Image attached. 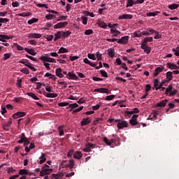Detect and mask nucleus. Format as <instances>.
<instances>
[{
  "instance_id": "nucleus-64",
  "label": "nucleus",
  "mask_w": 179,
  "mask_h": 179,
  "mask_svg": "<svg viewBox=\"0 0 179 179\" xmlns=\"http://www.w3.org/2000/svg\"><path fill=\"white\" fill-rule=\"evenodd\" d=\"M173 52H175V55H176V57H179V50H176V48H173L172 49Z\"/></svg>"
},
{
  "instance_id": "nucleus-39",
  "label": "nucleus",
  "mask_w": 179,
  "mask_h": 179,
  "mask_svg": "<svg viewBox=\"0 0 179 179\" xmlns=\"http://www.w3.org/2000/svg\"><path fill=\"white\" fill-rule=\"evenodd\" d=\"M71 33L69 31H67L66 32L62 31V37L63 38H66V37H69V36H71Z\"/></svg>"
},
{
  "instance_id": "nucleus-48",
  "label": "nucleus",
  "mask_w": 179,
  "mask_h": 179,
  "mask_svg": "<svg viewBox=\"0 0 179 179\" xmlns=\"http://www.w3.org/2000/svg\"><path fill=\"white\" fill-rule=\"evenodd\" d=\"M101 106V102L96 104V106H92V110H94V111H96V110H99V108H100Z\"/></svg>"
},
{
  "instance_id": "nucleus-11",
  "label": "nucleus",
  "mask_w": 179,
  "mask_h": 179,
  "mask_svg": "<svg viewBox=\"0 0 179 179\" xmlns=\"http://www.w3.org/2000/svg\"><path fill=\"white\" fill-rule=\"evenodd\" d=\"M132 17H133V15H131V14H123V15L118 17V20H122L124 19L131 20V19H132Z\"/></svg>"
},
{
  "instance_id": "nucleus-41",
  "label": "nucleus",
  "mask_w": 179,
  "mask_h": 179,
  "mask_svg": "<svg viewBox=\"0 0 179 179\" xmlns=\"http://www.w3.org/2000/svg\"><path fill=\"white\" fill-rule=\"evenodd\" d=\"M87 57H88L90 59H92L93 61H96V55H94V54L89 53V54L87 55Z\"/></svg>"
},
{
  "instance_id": "nucleus-44",
  "label": "nucleus",
  "mask_w": 179,
  "mask_h": 179,
  "mask_svg": "<svg viewBox=\"0 0 179 179\" xmlns=\"http://www.w3.org/2000/svg\"><path fill=\"white\" fill-rule=\"evenodd\" d=\"M164 70V66H162L160 67H157L155 69V71L157 72L158 73H161V72H163Z\"/></svg>"
},
{
  "instance_id": "nucleus-38",
  "label": "nucleus",
  "mask_w": 179,
  "mask_h": 179,
  "mask_svg": "<svg viewBox=\"0 0 179 179\" xmlns=\"http://www.w3.org/2000/svg\"><path fill=\"white\" fill-rule=\"evenodd\" d=\"M159 13H160V11H155V12H152V13H147V16H157V15H159Z\"/></svg>"
},
{
  "instance_id": "nucleus-29",
  "label": "nucleus",
  "mask_w": 179,
  "mask_h": 179,
  "mask_svg": "<svg viewBox=\"0 0 179 179\" xmlns=\"http://www.w3.org/2000/svg\"><path fill=\"white\" fill-rule=\"evenodd\" d=\"M166 82H169L168 80H163L159 85L155 88V90H159V89H162V87H163V86H164V85L166 84Z\"/></svg>"
},
{
  "instance_id": "nucleus-62",
  "label": "nucleus",
  "mask_w": 179,
  "mask_h": 179,
  "mask_svg": "<svg viewBox=\"0 0 179 179\" xmlns=\"http://www.w3.org/2000/svg\"><path fill=\"white\" fill-rule=\"evenodd\" d=\"M154 86H155V89H156V87H159V79L157 78L154 80Z\"/></svg>"
},
{
  "instance_id": "nucleus-37",
  "label": "nucleus",
  "mask_w": 179,
  "mask_h": 179,
  "mask_svg": "<svg viewBox=\"0 0 179 179\" xmlns=\"http://www.w3.org/2000/svg\"><path fill=\"white\" fill-rule=\"evenodd\" d=\"M114 99H115V95H109L107 96L105 99V100H106L107 101H111V100H114Z\"/></svg>"
},
{
  "instance_id": "nucleus-10",
  "label": "nucleus",
  "mask_w": 179,
  "mask_h": 179,
  "mask_svg": "<svg viewBox=\"0 0 179 179\" xmlns=\"http://www.w3.org/2000/svg\"><path fill=\"white\" fill-rule=\"evenodd\" d=\"M10 125H12V118L10 117L8 122L5 123L4 124H3V129L5 131H9V127H10Z\"/></svg>"
},
{
  "instance_id": "nucleus-9",
  "label": "nucleus",
  "mask_w": 179,
  "mask_h": 179,
  "mask_svg": "<svg viewBox=\"0 0 179 179\" xmlns=\"http://www.w3.org/2000/svg\"><path fill=\"white\" fill-rule=\"evenodd\" d=\"M26 115V113L24 112H17L13 115V118L16 120L17 118H20V117H24Z\"/></svg>"
},
{
  "instance_id": "nucleus-14",
  "label": "nucleus",
  "mask_w": 179,
  "mask_h": 179,
  "mask_svg": "<svg viewBox=\"0 0 179 179\" xmlns=\"http://www.w3.org/2000/svg\"><path fill=\"white\" fill-rule=\"evenodd\" d=\"M39 164H43V163H45V162L47 161V158H45V154L42 153L41 157H39Z\"/></svg>"
},
{
  "instance_id": "nucleus-24",
  "label": "nucleus",
  "mask_w": 179,
  "mask_h": 179,
  "mask_svg": "<svg viewBox=\"0 0 179 179\" xmlns=\"http://www.w3.org/2000/svg\"><path fill=\"white\" fill-rule=\"evenodd\" d=\"M19 176H29V170L20 169L18 173Z\"/></svg>"
},
{
  "instance_id": "nucleus-54",
  "label": "nucleus",
  "mask_w": 179,
  "mask_h": 179,
  "mask_svg": "<svg viewBox=\"0 0 179 179\" xmlns=\"http://www.w3.org/2000/svg\"><path fill=\"white\" fill-rule=\"evenodd\" d=\"M53 17H55V15L50 14L45 16V19H47V20H51Z\"/></svg>"
},
{
  "instance_id": "nucleus-34",
  "label": "nucleus",
  "mask_w": 179,
  "mask_h": 179,
  "mask_svg": "<svg viewBox=\"0 0 179 179\" xmlns=\"http://www.w3.org/2000/svg\"><path fill=\"white\" fill-rule=\"evenodd\" d=\"M98 25L99 27H102V29H107V24L103 21H101L99 23H98Z\"/></svg>"
},
{
  "instance_id": "nucleus-19",
  "label": "nucleus",
  "mask_w": 179,
  "mask_h": 179,
  "mask_svg": "<svg viewBox=\"0 0 179 179\" xmlns=\"http://www.w3.org/2000/svg\"><path fill=\"white\" fill-rule=\"evenodd\" d=\"M45 97H48V99H55V97H58V94L55 93H46L45 94Z\"/></svg>"
},
{
  "instance_id": "nucleus-4",
  "label": "nucleus",
  "mask_w": 179,
  "mask_h": 179,
  "mask_svg": "<svg viewBox=\"0 0 179 179\" xmlns=\"http://www.w3.org/2000/svg\"><path fill=\"white\" fill-rule=\"evenodd\" d=\"M54 170L52 169H41L40 171V176L41 177H44V176H48L52 173Z\"/></svg>"
},
{
  "instance_id": "nucleus-50",
  "label": "nucleus",
  "mask_w": 179,
  "mask_h": 179,
  "mask_svg": "<svg viewBox=\"0 0 179 179\" xmlns=\"http://www.w3.org/2000/svg\"><path fill=\"white\" fill-rule=\"evenodd\" d=\"M14 45H15V47H16V48L18 51H23V50H24L23 47L20 46L19 44L14 43Z\"/></svg>"
},
{
  "instance_id": "nucleus-40",
  "label": "nucleus",
  "mask_w": 179,
  "mask_h": 179,
  "mask_svg": "<svg viewBox=\"0 0 179 179\" xmlns=\"http://www.w3.org/2000/svg\"><path fill=\"white\" fill-rule=\"evenodd\" d=\"M48 57H50V55H46V56H41V61H43V62H48Z\"/></svg>"
},
{
  "instance_id": "nucleus-21",
  "label": "nucleus",
  "mask_w": 179,
  "mask_h": 179,
  "mask_svg": "<svg viewBox=\"0 0 179 179\" xmlns=\"http://www.w3.org/2000/svg\"><path fill=\"white\" fill-rule=\"evenodd\" d=\"M59 38H62V31H58L55 34L54 41H57V40H59Z\"/></svg>"
},
{
  "instance_id": "nucleus-61",
  "label": "nucleus",
  "mask_w": 179,
  "mask_h": 179,
  "mask_svg": "<svg viewBox=\"0 0 179 179\" xmlns=\"http://www.w3.org/2000/svg\"><path fill=\"white\" fill-rule=\"evenodd\" d=\"M82 110H83V106H80V108L73 110V113H79V111H82Z\"/></svg>"
},
{
  "instance_id": "nucleus-55",
  "label": "nucleus",
  "mask_w": 179,
  "mask_h": 179,
  "mask_svg": "<svg viewBox=\"0 0 179 179\" xmlns=\"http://www.w3.org/2000/svg\"><path fill=\"white\" fill-rule=\"evenodd\" d=\"M30 15V13H22L18 14V16H21L22 17H26Z\"/></svg>"
},
{
  "instance_id": "nucleus-16",
  "label": "nucleus",
  "mask_w": 179,
  "mask_h": 179,
  "mask_svg": "<svg viewBox=\"0 0 179 179\" xmlns=\"http://www.w3.org/2000/svg\"><path fill=\"white\" fill-rule=\"evenodd\" d=\"M82 156H83V154H82V152L80 151H78L73 155L74 159H77L78 160L82 159Z\"/></svg>"
},
{
  "instance_id": "nucleus-3",
  "label": "nucleus",
  "mask_w": 179,
  "mask_h": 179,
  "mask_svg": "<svg viewBox=\"0 0 179 179\" xmlns=\"http://www.w3.org/2000/svg\"><path fill=\"white\" fill-rule=\"evenodd\" d=\"M95 146H96L95 144H92V143H88L85 145V148L83 149V150L84 152L89 153L92 152V149H94Z\"/></svg>"
},
{
  "instance_id": "nucleus-52",
  "label": "nucleus",
  "mask_w": 179,
  "mask_h": 179,
  "mask_svg": "<svg viewBox=\"0 0 179 179\" xmlns=\"http://www.w3.org/2000/svg\"><path fill=\"white\" fill-rule=\"evenodd\" d=\"M52 27V24H50V23H46V25L42 28V29H44V30H50V27Z\"/></svg>"
},
{
  "instance_id": "nucleus-27",
  "label": "nucleus",
  "mask_w": 179,
  "mask_h": 179,
  "mask_svg": "<svg viewBox=\"0 0 179 179\" xmlns=\"http://www.w3.org/2000/svg\"><path fill=\"white\" fill-rule=\"evenodd\" d=\"M53 177L55 179H62V178L64 177V173H52Z\"/></svg>"
},
{
  "instance_id": "nucleus-63",
  "label": "nucleus",
  "mask_w": 179,
  "mask_h": 179,
  "mask_svg": "<svg viewBox=\"0 0 179 179\" xmlns=\"http://www.w3.org/2000/svg\"><path fill=\"white\" fill-rule=\"evenodd\" d=\"M150 51H152V50L150 49V48L149 46H147L144 49V52H145L146 54H150Z\"/></svg>"
},
{
  "instance_id": "nucleus-51",
  "label": "nucleus",
  "mask_w": 179,
  "mask_h": 179,
  "mask_svg": "<svg viewBox=\"0 0 179 179\" xmlns=\"http://www.w3.org/2000/svg\"><path fill=\"white\" fill-rule=\"evenodd\" d=\"M59 107H65L66 106H69V103L68 102H61L58 103Z\"/></svg>"
},
{
  "instance_id": "nucleus-17",
  "label": "nucleus",
  "mask_w": 179,
  "mask_h": 179,
  "mask_svg": "<svg viewBox=\"0 0 179 179\" xmlns=\"http://www.w3.org/2000/svg\"><path fill=\"white\" fill-rule=\"evenodd\" d=\"M168 101H169L167 99L162 100L159 103H157V107H166Z\"/></svg>"
},
{
  "instance_id": "nucleus-6",
  "label": "nucleus",
  "mask_w": 179,
  "mask_h": 179,
  "mask_svg": "<svg viewBox=\"0 0 179 179\" xmlns=\"http://www.w3.org/2000/svg\"><path fill=\"white\" fill-rule=\"evenodd\" d=\"M66 78L71 80H79V77L72 72H69Z\"/></svg>"
},
{
  "instance_id": "nucleus-46",
  "label": "nucleus",
  "mask_w": 179,
  "mask_h": 179,
  "mask_svg": "<svg viewBox=\"0 0 179 179\" xmlns=\"http://www.w3.org/2000/svg\"><path fill=\"white\" fill-rule=\"evenodd\" d=\"M20 72L24 73L25 75H29V73H30V72L29 71V69L27 68L22 69L20 70Z\"/></svg>"
},
{
  "instance_id": "nucleus-8",
  "label": "nucleus",
  "mask_w": 179,
  "mask_h": 179,
  "mask_svg": "<svg viewBox=\"0 0 179 179\" xmlns=\"http://www.w3.org/2000/svg\"><path fill=\"white\" fill-rule=\"evenodd\" d=\"M65 26H68V22H58L54 25V29H62V27H65Z\"/></svg>"
},
{
  "instance_id": "nucleus-42",
  "label": "nucleus",
  "mask_w": 179,
  "mask_h": 179,
  "mask_svg": "<svg viewBox=\"0 0 179 179\" xmlns=\"http://www.w3.org/2000/svg\"><path fill=\"white\" fill-rule=\"evenodd\" d=\"M10 55H12V53H5L3 55V61H6V59H9L10 58Z\"/></svg>"
},
{
  "instance_id": "nucleus-49",
  "label": "nucleus",
  "mask_w": 179,
  "mask_h": 179,
  "mask_svg": "<svg viewBox=\"0 0 179 179\" xmlns=\"http://www.w3.org/2000/svg\"><path fill=\"white\" fill-rule=\"evenodd\" d=\"M84 34H85V36H90V34H93V29H87Z\"/></svg>"
},
{
  "instance_id": "nucleus-57",
  "label": "nucleus",
  "mask_w": 179,
  "mask_h": 179,
  "mask_svg": "<svg viewBox=\"0 0 179 179\" xmlns=\"http://www.w3.org/2000/svg\"><path fill=\"white\" fill-rule=\"evenodd\" d=\"M69 106L70 108H77V107H79V105H78V103H71V104L69 103Z\"/></svg>"
},
{
  "instance_id": "nucleus-15",
  "label": "nucleus",
  "mask_w": 179,
  "mask_h": 179,
  "mask_svg": "<svg viewBox=\"0 0 179 179\" xmlns=\"http://www.w3.org/2000/svg\"><path fill=\"white\" fill-rule=\"evenodd\" d=\"M56 76H58V78H64V74H62V69L57 68L56 69Z\"/></svg>"
},
{
  "instance_id": "nucleus-56",
  "label": "nucleus",
  "mask_w": 179,
  "mask_h": 179,
  "mask_svg": "<svg viewBox=\"0 0 179 179\" xmlns=\"http://www.w3.org/2000/svg\"><path fill=\"white\" fill-rule=\"evenodd\" d=\"M81 19L83 20L82 23L83 24H87V17H81Z\"/></svg>"
},
{
  "instance_id": "nucleus-47",
  "label": "nucleus",
  "mask_w": 179,
  "mask_h": 179,
  "mask_svg": "<svg viewBox=\"0 0 179 179\" xmlns=\"http://www.w3.org/2000/svg\"><path fill=\"white\" fill-rule=\"evenodd\" d=\"M96 58H97V61H101L102 59V55L101 53H100V52H96Z\"/></svg>"
},
{
  "instance_id": "nucleus-35",
  "label": "nucleus",
  "mask_w": 179,
  "mask_h": 179,
  "mask_svg": "<svg viewBox=\"0 0 179 179\" xmlns=\"http://www.w3.org/2000/svg\"><path fill=\"white\" fill-rule=\"evenodd\" d=\"M38 22V19L34 17L28 20V24H33V23H37Z\"/></svg>"
},
{
  "instance_id": "nucleus-28",
  "label": "nucleus",
  "mask_w": 179,
  "mask_h": 179,
  "mask_svg": "<svg viewBox=\"0 0 179 179\" xmlns=\"http://www.w3.org/2000/svg\"><path fill=\"white\" fill-rule=\"evenodd\" d=\"M152 41H153V37L152 36L145 37L143 40L144 44H148V43H152Z\"/></svg>"
},
{
  "instance_id": "nucleus-32",
  "label": "nucleus",
  "mask_w": 179,
  "mask_h": 179,
  "mask_svg": "<svg viewBox=\"0 0 179 179\" xmlns=\"http://www.w3.org/2000/svg\"><path fill=\"white\" fill-rule=\"evenodd\" d=\"M65 52H68L66 48L62 47L59 49L58 54H65Z\"/></svg>"
},
{
  "instance_id": "nucleus-26",
  "label": "nucleus",
  "mask_w": 179,
  "mask_h": 179,
  "mask_svg": "<svg viewBox=\"0 0 179 179\" xmlns=\"http://www.w3.org/2000/svg\"><path fill=\"white\" fill-rule=\"evenodd\" d=\"M166 79L168 82L173 80V73L171 71L166 72Z\"/></svg>"
},
{
  "instance_id": "nucleus-18",
  "label": "nucleus",
  "mask_w": 179,
  "mask_h": 179,
  "mask_svg": "<svg viewBox=\"0 0 179 179\" xmlns=\"http://www.w3.org/2000/svg\"><path fill=\"white\" fill-rule=\"evenodd\" d=\"M108 56L110 58H114L115 55V50H114V49L113 48H110L107 50Z\"/></svg>"
},
{
  "instance_id": "nucleus-30",
  "label": "nucleus",
  "mask_w": 179,
  "mask_h": 179,
  "mask_svg": "<svg viewBox=\"0 0 179 179\" xmlns=\"http://www.w3.org/2000/svg\"><path fill=\"white\" fill-rule=\"evenodd\" d=\"M179 5L177 3L171 4L168 6L171 10H174V9H177L178 8Z\"/></svg>"
},
{
  "instance_id": "nucleus-5",
  "label": "nucleus",
  "mask_w": 179,
  "mask_h": 179,
  "mask_svg": "<svg viewBox=\"0 0 179 179\" xmlns=\"http://www.w3.org/2000/svg\"><path fill=\"white\" fill-rule=\"evenodd\" d=\"M129 40V36H122L121 38L118 39V44H128V41Z\"/></svg>"
},
{
  "instance_id": "nucleus-33",
  "label": "nucleus",
  "mask_w": 179,
  "mask_h": 179,
  "mask_svg": "<svg viewBox=\"0 0 179 179\" xmlns=\"http://www.w3.org/2000/svg\"><path fill=\"white\" fill-rule=\"evenodd\" d=\"M134 6V0H127L126 8Z\"/></svg>"
},
{
  "instance_id": "nucleus-59",
  "label": "nucleus",
  "mask_w": 179,
  "mask_h": 179,
  "mask_svg": "<svg viewBox=\"0 0 179 179\" xmlns=\"http://www.w3.org/2000/svg\"><path fill=\"white\" fill-rule=\"evenodd\" d=\"M70 61H76V59H79V56H70Z\"/></svg>"
},
{
  "instance_id": "nucleus-58",
  "label": "nucleus",
  "mask_w": 179,
  "mask_h": 179,
  "mask_svg": "<svg viewBox=\"0 0 179 179\" xmlns=\"http://www.w3.org/2000/svg\"><path fill=\"white\" fill-rule=\"evenodd\" d=\"M59 136H62L64 135V130L62 129V126L58 127Z\"/></svg>"
},
{
  "instance_id": "nucleus-22",
  "label": "nucleus",
  "mask_w": 179,
  "mask_h": 179,
  "mask_svg": "<svg viewBox=\"0 0 179 179\" xmlns=\"http://www.w3.org/2000/svg\"><path fill=\"white\" fill-rule=\"evenodd\" d=\"M42 34H36V33H31L29 34V37L31 38H41Z\"/></svg>"
},
{
  "instance_id": "nucleus-12",
  "label": "nucleus",
  "mask_w": 179,
  "mask_h": 179,
  "mask_svg": "<svg viewBox=\"0 0 179 179\" xmlns=\"http://www.w3.org/2000/svg\"><path fill=\"white\" fill-rule=\"evenodd\" d=\"M92 122V120H90L89 117L83 118L80 122L81 127H85V125H87Z\"/></svg>"
},
{
  "instance_id": "nucleus-13",
  "label": "nucleus",
  "mask_w": 179,
  "mask_h": 179,
  "mask_svg": "<svg viewBox=\"0 0 179 179\" xmlns=\"http://www.w3.org/2000/svg\"><path fill=\"white\" fill-rule=\"evenodd\" d=\"M110 33L113 34L112 37H118L121 34V31L114 29H110Z\"/></svg>"
},
{
  "instance_id": "nucleus-20",
  "label": "nucleus",
  "mask_w": 179,
  "mask_h": 179,
  "mask_svg": "<svg viewBox=\"0 0 179 179\" xmlns=\"http://www.w3.org/2000/svg\"><path fill=\"white\" fill-rule=\"evenodd\" d=\"M167 68L169 69H179V66L177 64H174L173 63H167Z\"/></svg>"
},
{
  "instance_id": "nucleus-1",
  "label": "nucleus",
  "mask_w": 179,
  "mask_h": 179,
  "mask_svg": "<svg viewBox=\"0 0 179 179\" xmlns=\"http://www.w3.org/2000/svg\"><path fill=\"white\" fill-rule=\"evenodd\" d=\"M20 64H23V65H24L25 66H27V68L31 69V71H33V72H36V71H37V69H36V68H34V66H32L33 64H31V63L24 59L20 60Z\"/></svg>"
},
{
  "instance_id": "nucleus-45",
  "label": "nucleus",
  "mask_w": 179,
  "mask_h": 179,
  "mask_svg": "<svg viewBox=\"0 0 179 179\" xmlns=\"http://www.w3.org/2000/svg\"><path fill=\"white\" fill-rule=\"evenodd\" d=\"M100 73L103 78H108V75L107 74V71L104 70H100Z\"/></svg>"
},
{
  "instance_id": "nucleus-53",
  "label": "nucleus",
  "mask_w": 179,
  "mask_h": 179,
  "mask_svg": "<svg viewBox=\"0 0 179 179\" xmlns=\"http://www.w3.org/2000/svg\"><path fill=\"white\" fill-rule=\"evenodd\" d=\"M150 89H152V86H150V85L149 84H147L145 85V93H148L149 92H150Z\"/></svg>"
},
{
  "instance_id": "nucleus-43",
  "label": "nucleus",
  "mask_w": 179,
  "mask_h": 179,
  "mask_svg": "<svg viewBox=\"0 0 179 179\" xmlns=\"http://www.w3.org/2000/svg\"><path fill=\"white\" fill-rule=\"evenodd\" d=\"M171 90H173V84H170L169 87L166 89V91H165L166 94H169Z\"/></svg>"
},
{
  "instance_id": "nucleus-31",
  "label": "nucleus",
  "mask_w": 179,
  "mask_h": 179,
  "mask_svg": "<svg viewBox=\"0 0 179 179\" xmlns=\"http://www.w3.org/2000/svg\"><path fill=\"white\" fill-rule=\"evenodd\" d=\"M27 94V96H29V97H31L34 100H39L38 97H37V96H36L33 92H28Z\"/></svg>"
},
{
  "instance_id": "nucleus-36",
  "label": "nucleus",
  "mask_w": 179,
  "mask_h": 179,
  "mask_svg": "<svg viewBox=\"0 0 179 179\" xmlns=\"http://www.w3.org/2000/svg\"><path fill=\"white\" fill-rule=\"evenodd\" d=\"M129 124H131L132 127H135V125H138V120L134 119H131L129 120Z\"/></svg>"
},
{
  "instance_id": "nucleus-2",
  "label": "nucleus",
  "mask_w": 179,
  "mask_h": 179,
  "mask_svg": "<svg viewBox=\"0 0 179 179\" xmlns=\"http://www.w3.org/2000/svg\"><path fill=\"white\" fill-rule=\"evenodd\" d=\"M117 127L118 129H124V128H128V122L125 120H120V122L117 123Z\"/></svg>"
},
{
  "instance_id": "nucleus-23",
  "label": "nucleus",
  "mask_w": 179,
  "mask_h": 179,
  "mask_svg": "<svg viewBox=\"0 0 179 179\" xmlns=\"http://www.w3.org/2000/svg\"><path fill=\"white\" fill-rule=\"evenodd\" d=\"M103 142H105V143H106V145H108V146L111 145L112 143H114V139H110L108 140V138H107V137H104L103 138Z\"/></svg>"
},
{
  "instance_id": "nucleus-7",
  "label": "nucleus",
  "mask_w": 179,
  "mask_h": 179,
  "mask_svg": "<svg viewBox=\"0 0 179 179\" xmlns=\"http://www.w3.org/2000/svg\"><path fill=\"white\" fill-rule=\"evenodd\" d=\"M94 92L97 93H106V94H111V92L108 90L107 88H98L94 90Z\"/></svg>"
},
{
  "instance_id": "nucleus-25",
  "label": "nucleus",
  "mask_w": 179,
  "mask_h": 179,
  "mask_svg": "<svg viewBox=\"0 0 179 179\" xmlns=\"http://www.w3.org/2000/svg\"><path fill=\"white\" fill-rule=\"evenodd\" d=\"M24 51L27 52L28 54H30V55H36L37 52H34V50L33 49H29L27 48H25Z\"/></svg>"
},
{
  "instance_id": "nucleus-60",
  "label": "nucleus",
  "mask_w": 179,
  "mask_h": 179,
  "mask_svg": "<svg viewBox=\"0 0 179 179\" xmlns=\"http://www.w3.org/2000/svg\"><path fill=\"white\" fill-rule=\"evenodd\" d=\"M0 22H1V24L2 23H8V22H9V19L1 17L0 18Z\"/></svg>"
}]
</instances>
